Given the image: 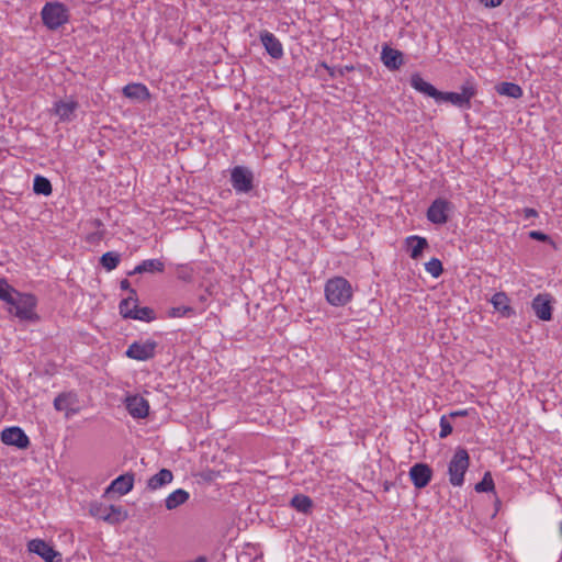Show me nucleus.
Returning <instances> with one entry per match:
<instances>
[{"instance_id":"f8f14e48","label":"nucleus","mask_w":562,"mask_h":562,"mask_svg":"<svg viewBox=\"0 0 562 562\" xmlns=\"http://www.w3.org/2000/svg\"><path fill=\"white\" fill-rule=\"evenodd\" d=\"M1 440L5 445L15 446L20 449H25L30 445L27 436L19 427L5 428L1 432Z\"/></svg>"},{"instance_id":"aec40b11","label":"nucleus","mask_w":562,"mask_h":562,"mask_svg":"<svg viewBox=\"0 0 562 562\" xmlns=\"http://www.w3.org/2000/svg\"><path fill=\"white\" fill-rule=\"evenodd\" d=\"M134 485V476L132 474H124L116 477L106 488V493L116 492L120 495H125L132 491Z\"/></svg>"},{"instance_id":"dca6fc26","label":"nucleus","mask_w":562,"mask_h":562,"mask_svg":"<svg viewBox=\"0 0 562 562\" xmlns=\"http://www.w3.org/2000/svg\"><path fill=\"white\" fill-rule=\"evenodd\" d=\"M409 476L417 488L425 487L431 479V469L424 463H417L409 470Z\"/></svg>"},{"instance_id":"9b49d317","label":"nucleus","mask_w":562,"mask_h":562,"mask_svg":"<svg viewBox=\"0 0 562 562\" xmlns=\"http://www.w3.org/2000/svg\"><path fill=\"white\" fill-rule=\"evenodd\" d=\"M450 203L443 199L435 200L427 211V218L434 224H445L448 221Z\"/></svg>"},{"instance_id":"c756f323","label":"nucleus","mask_w":562,"mask_h":562,"mask_svg":"<svg viewBox=\"0 0 562 562\" xmlns=\"http://www.w3.org/2000/svg\"><path fill=\"white\" fill-rule=\"evenodd\" d=\"M120 259L121 258L117 252L108 251L102 255L100 261L104 269H106L108 271H111L117 267V265L120 263Z\"/></svg>"},{"instance_id":"9d476101","label":"nucleus","mask_w":562,"mask_h":562,"mask_svg":"<svg viewBox=\"0 0 562 562\" xmlns=\"http://www.w3.org/2000/svg\"><path fill=\"white\" fill-rule=\"evenodd\" d=\"M27 547L30 552L40 555L45 562H56L61 560V554L55 551L54 548L44 540H31Z\"/></svg>"},{"instance_id":"39448f33","label":"nucleus","mask_w":562,"mask_h":562,"mask_svg":"<svg viewBox=\"0 0 562 562\" xmlns=\"http://www.w3.org/2000/svg\"><path fill=\"white\" fill-rule=\"evenodd\" d=\"M476 90L474 86L467 82L462 86L461 92H439L436 102H450L458 108L469 109L471 106V99L475 95Z\"/></svg>"},{"instance_id":"7c9ffc66","label":"nucleus","mask_w":562,"mask_h":562,"mask_svg":"<svg viewBox=\"0 0 562 562\" xmlns=\"http://www.w3.org/2000/svg\"><path fill=\"white\" fill-rule=\"evenodd\" d=\"M16 290L13 289L4 279H0V300L7 304L12 302V297L16 294Z\"/></svg>"},{"instance_id":"f257e3e1","label":"nucleus","mask_w":562,"mask_h":562,"mask_svg":"<svg viewBox=\"0 0 562 562\" xmlns=\"http://www.w3.org/2000/svg\"><path fill=\"white\" fill-rule=\"evenodd\" d=\"M9 313L13 314L20 321L24 322H36L38 315L35 311L37 300L33 294L16 292L12 297V302L9 303Z\"/></svg>"},{"instance_id":"393cba45","label":"nucleus","mask_w":562,"mask_h":562,"mask_svg":"<svg viewBox=\"0 0 562 562\" xmlns=\"http://www.w3.org/2000/svg\"><path fill=\"white\" fill-rule=\"evenodd\" d=\"M165 269V265L159 259H147L142 263L135 267L133 273H143V272H162Z\"/></svg>"},{"instance_id":"4468645a","label":"nucleus","mask_w":562,"mask_h":562,"mask_svg":"<svg viewBox=\"0 0 562 562\" xmlns=\"http://www.w3.org/2000/svg\"><path fill=\"white\" fill-rule=\"evenodd\" d=\"M126 409L133 418H145L149 412V404L144 397L133 395L126 398Z\"/></svg>"},{"instance_id":"a878e982","label":"nucleus","mask_w":562,"mask_h":562,"mask_svg":"<svg viewBox=\"0 0 562 562\" xmlns=\"http://www.w3.org/2000/svg\"><path fill=\"white\" fill-rule=\"evenodd\" d=\"M291 506L300 513L308 514L313 507V502L308 496L297 494L292 497Z\"/></svg>"},{"instance_id":"20e7f679","label":"nucleus","mask_w":562,"mask_h":562,"mask_svg":"<svg viewBox=\"0 0 562 562\" xmlns=\"http://www.w3.org/2000/svg\"><path fill=\"white\" fill-rule=\"evenodd\" d=\"M469 468V453L465 449H458L449 463V481L453 486L463 484L464 474Z\"/></svg>"},{"instance_id":"2f4dec72","label":"nucleus","mask_w":562,"mask_h":562,"mask_svg":"<svg viewBox=\"0 0 562 562\" xmlns=\"http://www.w3.org/2000/svg\"><path fill=\"white\" fill-rule=\"evenodd\" d=\"M132 319L151 322L155 319L154 311L149 307H138V305H136Z\"/></svg>"},{"instance_id":"412c9836","label":"nucleus","mask_w":562,"mask_h":562,"mask_svg":"<svg viewBox=\"0 0 562 562\" xmlns=\"http://www.w3.org/2000/svg\"><path fill=\"white\" fill-rule=\"evenodd\" d=\"M190 498L189 492L183 488H178L171 492L165 499V506L168 510H173L179 506L186 504Z\"/></svg>"},{"instance_id":"1a4fd4ad","label":"nucleus","mask_w":562,"mask_h":562,"mask_svg":"<svg viewBox=\"0 0 562 562\" xmlns=\"http://www.w3.org/2000/svg\"><path fill=\"white\" fill-rule=\"evenodd\" d=\"M553 300L549 294H538L531 302L536 316L544 322L552 319Z\"/></svg>"},{"instance_id":"0eeeda50","label":"nucleus","mask_w":562,"mask_h":562,"mask_svg":"<svg viewBox=\"0 0 562 562\" xmlns=\"http://www.w3.org/2000/svg\"><path fill=\"white\" fill-rule=\"evenodd\" d=\"M54 407L69 418L80 411L78 395L74 392H64L54 400Z\"/></svg>"},{"instance_id":"4c0bfd02","label":"nucleus","mask_w":562,"mask_h":562,"mask_svg":"<svg viewBox=\"0 0 562 562\" xmlns=\"http://www.w3.org/2000/svg\"><path fill=\"white\" fill-rule=\"evenodd\" d=\"M486 8H495L502 4L503 0H479Z\"/></svg>"},{"instance_id":"ea45409f","label":"nucleus","mask_w":562,"mask_h":562,"mask_svg":"<svg viewBox=\"0 0 562 562\" xmlns=\"http://www.w3.org/2000/svg\"><path fill=\"white\" fill-rule=\"evenodd\" d=\"M522 214H524V217L525 218H531V217H537L538 216V212L535 210V209H531V207H525L522 210Z\"/></svg>"},{"instance_id":"c9c22d12","label":"nucleus","mask_w":562,"mask_h":562,"mask_svg":"<svg viewBox=\"0 0 562 562\" xmlns=\"http://www.w3.org/2000/svg\"><path fill=\"white\" fill-rule=\"evenodd\" d=\"M191 312H193L192 307L176 306V307H170L167 311V316L170 317V318H178V317H183V316H186L187 314H189Z\"/></svg>"},{"instance_id":"f3484780","label":"nucleus","mask_w":562,"mask_h":562,"mask_svg":"<svg viewBox=\"0 0 562 562\" xmlns=\"http://www.w3.org/2000/svg\"><path fill=\"white\" fill-rule=\"evenodd\" d=\"M122 91L124 97L137 102H144L150 98L148 88L143 83H128Z\"/></svg>"},{"instance_id":"f704fd0d","label":"nucleus","mask_w":562,"mask_h":562,"mask_svg":"<svg viewBox=\"0 0 562 562\" xmlns=\"http://www.w3.org/2000/svg\"><path fill=\"white\" fill-rule=\"evenodd\" d=\"M110 510H111L110 514L102 517L105 521L117 522V521L125 519V517H126V514H123L121 508H119V507L111 506Z\"/></svg>"},{"instance_id":"ddd939ff","label":"nucleus","mask_w":562,"mask_h":562,"mask_svg":"<svg viewBox=\"0 0 562 562\" xmlns=\"http://www.w3.org/2000/svg\"><path fill=\"white\" fill-rule=\"evenodd\" d=\"M79 104L72 98L59 100L55 102L53 112L56 116H58L61 122H69L75 117V112L77 111Z\"/></svg>"},{"instance_id":"72a5a7b5","label":"nucleus","mask_w":562,"mask_h":562,"mask_svg":"<svg viewBox=\"0 0 562 562\" xmlns=\"http://www.w3.org/2000/svg\"><path fill=\"white\" fill-rule=\"evenodd\" d=\"M494 488L493 477L490 472H486L481 482L475 485V491L479 493L490 492Z\"/></svg>"},{"instance_id":"b1692460","label":"nucleus","mask_w":562,"mask_h":562,"mask_svg":"<svg viewBox=\"0 0 562 562\" xmlns=\"http://www.w3.org/2000/svg\"><path fill=\"white\" fill-rule=\"evenodd\" d=\"M406 245L409 247V255L413 259L422 256L424 249L428 246L427 239L420 236H409L406 238Z\"/></svg>"},{"instance_id":"4be33fe9","label":"nucleus","mask_w":562,"mask_h":562,"mask_svg":"<svg viewBox=\"0 0 562 562\" xmlns=\"http://www.w3.org/2000/svg\"><path fill=\"white\" fill-rule=\"evenodd\" d=\"M381 59L390 69H397L403 64L402 53L390 47L382 49Z\"/></svg>"},{"instance_id":"5701e85b","label":"nucleus","mask_w":562,"mask_h":562,"mask_svg":"<svg viewBox=\"0 0 562 562\" xmlns=\"http://www.w3.org/2000/svg\"><path fill=\"white\" fill-rule=\"evenodd\" d=\"M491 303L494 308L505 317H509L514 314V311L509 305V299L504 292L495 293L491 299Z\"/></svg>"},{"instance_id":"7ed1b4c3","label":"nucleus","mask_w":562,"mask_h":562,"mask_svg":"<svg viewBox=\"0 0 562 562\" xmlns=\"http://www.w3.org/2000/svg\"><path fill=\"white\" fill-rule=\"evenodd\" d=\"M44 25L49 30H56L65 24L68 19V10L60 2L46 3L41 12Z\"/></svg>"},{"instance_id":"bb28decb","label":"nucleus","mask_w":562,"mask_h":562,"mask_svg":"<svg viewBox=\"0 0 562 562\" xmlns=\"http://www.w3.org/2000/svg\"><path fill=\"white\" fill-rule=\"evenodd\" d=\"M131 293L133 294L132 296L124 299L120 303V313L124 318H132L137 305V299L134 296L135 291L132 290Z\"/></svg>"},{"instance_id":"cd10ccee","label":"nucleus","mask_w":562,"mask_h":562,"mask_svg":"<svg viewBox=\"0 0 562 562\" xmlns=\"http://www.w3.org/2000/svg\"><path fill=\"white\" fill-rule=\"evenodd\" d=\"M497 92L502 95H507L514 99H518L522 95V89L513 82H502L496 88Z\"/></svg>"},{"instance_id":"c85d7f7f","label":"nucleus","mask_w":562,"mask_h":562,"mask_svg":"<svg viewBox=\"0 0 562 562\" xmlns=\"http://www.w3.org/2000/svg\"><path fill=\"white\" fill-rule=\"evenodd\" d=\"M33 190L37 194L49 195L52 193V184L48 179L36 176L34 178Z\"/></svg>"},{"instance_id":"58836bf2","label":"nucleus","mask_w":562,"mask_h":562,"mask_svg":"<svg viewBox=\"0 0 562 562\" xmlns=\"http://www.w3.org/2000/svg\"><path fill=\"white\" fill-rule=\"evenodd\" d=\"M530 237L536 240L544 241L548 239V236L539 231H532L530 232Z\"/></svg>"},{"instance_id":"2eb2a0df","label":"nucleus","mask_w":562,"mask_h":562,"mask_svg":"<svg viewBox=\"0 0 562 562\" xmlns=\"http://www.w3.org/2000/svg\"><path fill=\"white\" fill-rule=\"evenodd\" d=\"M260 41L266 49V52L276 59H279L283 56V46L281 42L276 37L274 34L268 31H263L260 33Z\"/></svg>"},{"instance_id":"79ce46f5","label":"nucleus","mask_w":562,"mask_h":562,"mask_svg":"<svg viewBox=\"0 0 562 562\" xmlns=\"http://www.w3.org/2000/svg\"><path fill=\"white\" fill-rule=\"evenodd\" d=\"M128 286H130L128 280L125 279V280L121 281V288L122 289H128Z\"/></svg>"},{"instance_id":"a19ab883","label":"nucleus","mask_w":562,"mask_h":562,"mask_svg":"<svg viewBox=\"0 0 562 562\" xmlns=\"http://www.w3.org/2000/svg\"><path fill=\"white\" fill-rule=\"evenodd\" d=\"M468 415V411H456V412H452L450 413V417H457V416H467Z\"/></svg>"},{"instance_id":"473e14b6","label":"nucleus","mask_w":562,"mask_h":562,"mask_svg":"<svg viewBox=\"0 0 562 562\" xmlns=\"http://www.w3.org/2000/svg\"><path fill=\"white\" fill-rule=\"evenodd\" d=\"M426 271L434 278H438L442 273V263L439 259L432 258L425 265Z\"/></svg>"},{"instance_id":"e433bc0d","label":"nucleus","mask_w":562,"mask_h":562,"mask_svg":"<svg viewBox=\"0 0 562 562\" xmlns=\"http://www.w3.org/2000/svg\"><path fill=\"white\" fill-rule=\"evenodd\" d=\"M452 432V426L447 416H441L440 418V438H446Z\"/></svg>"},{"instance_id":"37998d69","label":"nucleus","mask_w":562,"mask_h":562,"mask_svg":"<svg viewBox=\"0 0 562 562\" xmlns=\"http://www.w3.org/2000/svg\"><path fill=\"white\" fill-rule=\"evenodd\" d=\"M322 66H323L324 68H326V69L329 71L330 77H335L334 69H331L330 67H328L326 64H323Z\"/></svg>"},{"instance_id":"a211bd4d","label":"nucleus","mask_w":562,"mask_h":562,"mask_svg":"<svg viewBox=\"0 0 562 562\" xmlns=\"http://www.w3.org/2000/svg\"><path fill=\"white\" fill-rule=\"evenodd\" d=\"M411 86L418 92L438 100L439 90H437L431 83L427 82L422 78L419 74H414L411 77Z\"/></svg>"},{"instance_id":"6e6552de","label":"nucleus","mask_w":562,"mask_h":562,"mask_svg":"<svg viewBox=\"0 0 562 562\" xmlns=\"http://www.w3.org/2000/svg\"><path fill=\"white\" fill-rule=\"evenodd\" d=\"M157 344L154 340L135 341L126 350V356L138 361H146L155 356Z\"/></svg>"},{"instance_id":"6ab92c4d","label":"nucleus","mask_w":562,"mask_h":562,"mask_svg":"<svg viewBox=\"0 0 562 562\" xmlns=\"http://www.w3.org/2000/svg\"><path fill=\"white\" fill-rule=\"evenodd\" d=\"M173 480V474L168 469H161L158 473L150 476L147 481L146 487L149 491H157L168 484H170Z\"/></svg>"},{"instance_id":"f03ea898","label":"nucleus","mask_w":562,"mask_h":562,"mask_svg":"<svg viewBox=\"0 0 562 562\" xmlns=\"http://www.w3.org/2000/svg\"><path fill=\"white\" fill-rule=\"evenodd\" d=\"M325 295L329 304L344 306L352 297L351 284L342 277L329 279L325 284Z\"/></svg>"},{"instance_id":"423d86ee","label":"nucleus","mask_w":562,"mask_h":562,"mask_svg":"<svg viewBox=\"0 0 562 562\" xmlns=\"http://www.w3.org/2000/svg\"><path fill=\"white\" fill-rule=\"evenodd\" d=\"M254 173L244 166H236L231 171V183L237 193H248L252 190Z\"/></svg>"}]
</instances>
